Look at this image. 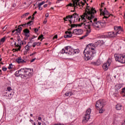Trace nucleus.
Returning <instances> with one entry per match:
<instances>
[{"instance_id": "f257e3e1", "label": "nucleus", "mask_w": 125, "mask_h": 125, "mask_svg": "<svg viewBox=\"0 0 125 125\" xmlns=\"http://www.w3.org/2000/svg\"><path fill=\"white\" fill-rule=\"evenodd\" d=\"M88 4L87 3L86 9H85V13L83 15L81 16V19L83 22L79 24V27L84 26L86 29V32H88L89 30L91 32V29L90 26L92 25V20L94 19V14L96 13V10L95 8H91L88 6Z\"/></svg>"}, {"instance_id": "f03ea898", "label": "nucleus", "mask_w": 125, "mask_h": 125, "mask_svg": "<svg viewBox=\"0 0 125 125\" xmlns=\"http://www.w3.org/2000/svg\"><path fill=\"white\" fill-rule=\"evenodd\" d=\"M95 53H96V52L95 51L94 48H92L90 45H87L83 51L84 58L85 60L86 61L91 60L92 58L94 57Z\"/></svg>"}, {"instance_id": "7ed1b4c3", "label": "nucleus", "mask_w": 125, "mask_h": 125, "mask_svg": "<svg viewBox=\"0 0 125 125\" xmlns=\"http://www.w3.org/2000/svg\"><path fill=\"white\" fill-rule=\"evenodd\" d=\"M61 53L64 54L65 53L67 55H74L77 53H80V50L79 49H74L70 46H66L64 49H62L61 51Z\"/></svg>"}, {"instance_id": "20e7f679", "label": "nucleus", "mask_w": 125, "mask_h": 125, "mask_svg": "<svg viewBox=\"0 0 125 125\" xmlns=\"http://www.w3.org/2000/svg\"><path fill=\"white\" fill-rule=\"evenodd\" d=\"M66 19L68 20L70 24L75 23L76 22H80L81 18L79 17V15L77 13H75L72 15H68L66 16Z\"/></svg>"}, {"instance_id": "39448f33", "label": "nucleus", "mask_w": 125, "mask_h": 125, "mask_svg": "<svg viewBox=\"0 0 125 125\" xmlns=\"http://www.w3.org/2000/svg\"><path fill=\"white\" fill-rule=\"evenodd\" d=\"M91 113V109L88 108L86 111V112L85 113L84 116L82 120V124H86L87 122L89 120V119H90V113Z\"/></svg>"}, {"instance_id": "423d86ee", "label": "nucleus", "mask_w": 125, "mask_h": 125, "mask_svg": "<svg viewBox=\"0 0 125 125\" xmlns=\"http://www.w3.org/2000/svg\"><path fill=\"white\" fill-rule=\"evenodd\" d=\"M33 76V69L25 68L24 74H22V79H30Z\"/></svg>"}, {"instance_id": "0eeeda50", "label": "nucleus", "mask_w": 125, "mask_h": 125, "mask_svg": "<svg viewBox=\"0 0 125 125\" xmlns=\"http://www.w3.org/2000/svg\"><path fill=\"white\" fill-rule=\"evenodd\" d=\"M117 37V34L114 32H107L106 34L100 36V39H107L108 38H115Z\"/></svg>"}, {"instance_id": "6e6552de", "label": "nucleus", "mask_w": 125, "mask_h": 125, "mask_svg": "<svg viewBox=\"0 0 125 125\" xmlns=\"http://www.w3.org/2000/svg\"><path fill=\"white\" fill-rule=\"evenodd\" d=\"M105 105V101L104 100H100L96 103V108H99L100 109L101 108H103Z\"/></svg>"}, {"instance_id": "1a4fd4ad", "label": "nucleus", "mask_w": 125, "mask_h": 125, "mask_svg": "<svg viewBox=\"0 0 125 125\" xmlns=\"http://www.w3.org/2000/svg\"><path fill=\"white\" fill-rule=\"evenodd\" d=\"M114 29L115 31H116V32L115 33L117 35L118 34H124L125 31H124V29H123V27L121 26H114Z\"/></svg>"}, {"instance_id": "9d476101", "label": "nucleus", "mask_w": 125, "mask_h": 125, "mask_svg": "<svg viewBox=\"0 0 125 125\" xmlns=\"http://www.w3.org/2000/svg\"><path fill=\"white\" fill-rule=\"evenodd\" d=\"M100 12L101 13H103V15L104 16L103 19H108L110 15H111L110 14V13H109V12L107 11V9H106V8H104V9L103 12L102 10L100 9Z\"/></svg>"}, {"instance_id": "9b49d317", "label": "nucleus", "mask_w": 125, "mask_h": 125, "mask_svg": "<svg viewBox=\"0 0 125 125\" xmlns=\"http://www.w3.org/2000/svg\"><path fill=\"white\" fill-rule=\"evenodd\" d=\"M18 45H16V42L15 43V44L17 47H19L17 50L16 51H20V49H21V44L23 45L24 42L21 41L20 39V37H18Z\"/></svg>"}, {"instance_id": "f8f14e48", "label": "nucleus", "mask_w": 125, "mask_h": 125, "mask_svg": "<svg viewBox=\"0 0 125 125\" xmlns=\"http://www.w3.org/2000/svg\"><path fill=\"white\" fill-rule=\"evenodd\" d=\"M112 62V60L111 59H108L106 63H104L103 65V68L104 71H107L109 69V66L111 65V62Z\"/></svg>"}, {"instance_id": "ddd939ff", "label": "nucleus", "mask_w": 125, "mask_h": 125, "mask_svg": "<svg viewBox=\"0 0 125 125\" xmlns=\"http://www.w3.org/2000/svg\"><path fill=\"white\" fill-rule=\"evenodd\" d=\"M93 21L94 23L92 22V26H93L94 28H96V29H100V21H97V18L94 19Z\"/></svg>"}, {"instance_id": "4468645a", "label": "nucleus", "mask_w": 125, "mask_h": 125, "mask_svg": "<svg viewBox=\"0 0 125 125\" xmlns=\"http://www.w3.org/2000/svg\"><path fill=\"white\" fill-rule=\"evenodd\" d=\"M27 25V23H25V24H23L19 25V27L16 29L17 32H16L15 34L19 35V34L21 33V31H22V27H21V26L25 28V27H26Z\"/></svg>"}, {"instance_id": "2eb2a0df", "label": "nucleus", "mask_w": 125, "mask_h": 125, "mask_svg": "<svg viewBox=\"0 0 125 125\" xmlns=\"http://www.w3.org/2000/svg\"><path fill=\"white\" fill-rule=\"evenodd\" d=\"M122 55L123 54H114V58H115V61L121 63Z\"/></svg>"}, {"instance_id": "dca6fc26", "label": "nucleus", "mask_w": 125, "mask_h": 125, "mask_svg": "<svg viewBox=\"0 0 125 125\" xmlns=\"http://www.w3.org/2000/svg\"><path fill=\"white\" fill-rule=\"evenodd\" d=\"M73 2V6H74V10L76 8H78V6H81V4L80 3V0H72Z\"/></svg>"}, {"instance_id": "f3484780", "label": "nucleus", "mask_w": 125, "mask_h": 125, "mask_svg": "<svg viewBox=\"0 0 125 125\" xmlns=\"http://www.w3.org/2000/svg\"><path fill=\"white\" fill-rule=\"evenodd\" d=\"M83 33V31L81 29H74L73 31V34H74V35H82Z\"/></svg>"}, {"instance_id": "a211bd4d", "label": "nucleus", "mask_w": 125, "mask_h": 125, "mask_svg": "<svg viewBox=\"0 0 125 125\" xmlns=\"http://www.w3.org/2000/svg\"><path fill=\"white\" fill-rule=\"evenodd\" d=\"M65 34H66L64 36V38H65V39H69V38H72V37H73L72 32L70 31H66Z\"/></svg>"}, {"instance_id": "6ab92c4d", "label": "nucleus", "mask_w": 125, "mask_h": 125, "mask_svg": "<svg viewBox=\"0 0 125 125\" xmlns=\"http://www.w3.org/2000/svg\"><path fill=\"white\" fill-rule=\"evenodd\" d=\"M16 62L18 63V64H22L23 63H26V61L22 59L21 57H18L17 59H16Z\"/></svg>"}, {"instance_id": "aec40b11", "label": "nucleus", "mask_w": 125, "mask_h": 125, "mask_svg": "<svg viewBox=\"0 0 125 125\" xmlns=\"http://www.w3.org/2000/svg\"><path fill=\"white\" fill-rule=\"evenodd\" d=\"M23 33H24V36L25 37H29L30 36V30L28 29H25L23 30Z\"/></svg>"}, {"instance_id": "412c9836", "label": "nucleus", "mask_w": 125, "mask_h": 125, "mask_svg": "<svg viewBox=\"0 0 125 125\" xmlns=\"http://www.w3.org/2000/svg\"><path fill=\"white\" fill-rule=\"evenodd\" d=\"M89 34H90V30H88V31H86L85 35L81 37L80 38V40H83V39H85V38H86V37H87Z\"/></svg>"}, {"instance_id": "4be33fe9", "label": "nucleus", "mask_w": 125, "mask_h": 125, "mask_svg": "<svg viewBox=\"0 0 125 125\" xmlns=\"http://www.w3.org/2000/svg\"><path fill=\"white\" fill-rule=\"evenodd\" d=\"M15 76H16V77H21V79H23V74H20V70L17 71L15 72Z\"/></svg>"}, {"instance_id": "5701e85b", "label": "nucleus", "mask_w": 125, "mask_h": 125, "mask_svg": "<svg viewBox=\"0 0 125 125\" xmlns=\"http://www.w3.org/2000/svg\"><path fill=\"white\" fill-rule=\"evenodd\" d=\"M122 87H123V84H117L115 85L116 91H118V90H119V89H120V88H122Z\"/></svg>"}, {"instance_id": "b1692460", "label": "nucleus", "mask_w": 125, "mask_h": 125, "mask_svg": "<svg viewBox=\"0 0 125 125\" xmlns=\"http://www.w3.org/2000/svg\"><path fill=\"white\" fill-rule=\"evenodd\" d=\"M120 63H122V64L125 63V55H122V57H121V61L120 62Z\"/></svg>"}, {"instance_id": "393cba45", "label": "nucleus", "mask_w": 125, "mask_h": 125, "mask_svg": "<svg viewBox=\"0 0 125 125\" xmlns=\"http://www.w3.org/2000/svg\"><path fill=\"white\" fill-rule=\"evenodd\" d=\"M41 43H42V42H34L33 43L32 46H33V47H36V45L37 46H39V45H41Z\"/></svg>"}, {"instance_id": "a878e982", "label": "nucleus", "mask_w": 125, "mask_h": 125, "mask_svg": "<svg viewBox=\"0 0 125 125\" xmlns=\"http://www.w3.org/2000/svg\"><path fill=\"white\" fill-rule=\"evenodd\" d=\"M122 107L123 106L121 104H117L116 105L115 108L117 110H121Z\"/></svg>"}, {"instance_id": "bb28decb", "label": "nucleus", "mask_w": 125, "mask_h": 125, "mask_svg": "<svg viewBox=\"0 0 125 125\" xmlns=\"http://www.w3.org/2000/svg\"><path fill=\"white\" fill-rule=\"evenodd\" d=\"M65 96H69V97H70L73 95V93L71 91H67L65 93Z\"/></svg>"}, {"instance_id": "cd10ccee", "label": "nucleus", "mask_w": 125, "mask_h": 125, "mask_svg": "<svg viewBox=\"0 0 125 125\" xmlns=\"http://www.w3.org/2000/svg\"><path fill=\"white\" fill-rule=\"evenodd\" d=\"M29 43L25 46V49L26 50V52H28V51H30V47H31V45L29 46Z\"/></svg>"}, {"instance_id": "c85d7f7f", "label": "nucleus", "mask_w": 125, "mask_h": 125, "mask_svg": "<svg viewBox=\"0 0 125 125\" xmlns=\"http://www.w3.org/2000/svg\"><path fill=\"white\" fill-rule=\"evenodd\" d=\"M96 45H101L102 44H103V41H98L95 43Z\"/></svg>"}, {"instance_id": "c756f323", "label": "nucleus", "mask_w": 125, "mask_h": 125, "mask_svg": "<svg viewBox=\"0 0 125 125\" xmlns=\"http://www.w3.org/2000/svg\"><path fill=\"white\" fill-rule=\"evenodd\" d=\"M100 21V28H101L102 27H105V24L106 23V22H105L104 21Z\"/></svg>"}, {"instance_id": "7c9ffc66", "label": "nucleus", "mask_w": 125, "mask_h": 125, "mask_svg": "<svg viewBox=\"0 0 125 125\" xmlns=\"http://www.w3.org/2000/svg\"><path fill=\"white\" fill-rule=\"evenodd\" d=\"M25 69H26V68H21V69H20V74H21V75H23V73H25Z\"/></svg>"}, {"instance_id": "2f4dec72", "label": "nucleus", "mask_w": 125, "mask_h": 125, "mask_svg": "<svg viewBox=\"0 0 125 125\" xmlns=\"http://www.w3.org/2000/svg\"><path fill=\"white\" fill-rule=\"evenodd\" d=\"M4 42H5V37H3L0 39V45H1V44Z\"/></svg>"}, {"instance_id": "473e14b6", "label": "nucleus", "mask_w": 125, "mask_h": 125, "mask_svg": "<svg viewBox=\"0 0 125 125\" xmlns=\"http://www.w3.org/2000/svg\"><path fill=\"white\" fill-rule=\"evenodd\" d=\"M11 90H12V89H11V87H10V86L7 87V90H6V91H7V92H6V93H9V92H10Z\"/></svg>"}, {"instance_id": "72a5a7b5", "label": "nucleus", "mask_w": 125, "mask_h": 125, "mask_svg": "<svg viewBox=\"0 0 125 125\" xmlns=\"http://www.w3.org/2000/svg\"><path fill=\"white\" fill-rule=\"evenodd\" d=\"M34 24V21H30L27 23V26H32Z\"/></svg>"}, {"instance_id": "f704fd0d", "label": "nucleus", "mask_w": 125, "mask_h": 125, "mask_svg": "<svg viewBox=\"0 0 125 125\" xmlns=\"http://www.w3.org/2000/svg\"><path fill=\"white\" fill-rule=\"evenodd\" d=\"M99 109H100V110H99L100 114H102L104 112V111H105V110L104 109H103V107H101Z\"/></svg>"}, {"instance_id": "c9c22d12", "label": "nucleus", "mask_w": 125, "mask_h": 125, "mask_svg": "<svg viewBox=\"0 0 125 125\" xmlns=\"http://www.w3.org/2000/svg\"><path fill=\"white\" fill-rule=\"evenodd\" d=\"M92 64L94 65H96L97 66H99V65L100 64V62H99V61H97L96 62H92Z\"/></svg>"}, {"instance_id": "e433bc0d", "label": "nucleus", "mask_w": 125, "mask_h": 125, "mask_svg": "<svg viewBox=\"0 0 125 125\" xmlns=\"http://www.w3.org/2000/svg\"><path fill=\"white\" fill-rule=\"evenodd\" d=\"M29 15H30V13H26L25 14H24L21 16V18H25L26 16H28Z\"/></svg>"}, {"instance_id": "4c0bfd02", "label": "nucleus", "mask_w": 125, "mask_h": 125, "mask_svg": "<svg viewBox=\"0 0 125 125\" xmlns=\"http://www.w3.org/2000/svg\"><path fill=\"white\" fill-rule=\"evenodd\" d=\"M41 39H42L41 41H42V39H44V38H43V35L42 34L41 35L39 36L38 40H41Z\"/></svg>"}, {"instance_id": "58836bf2", "label": "nucleus", "mask_w": 125, "mask_h": 125, "mask_svg": "<svg viewBox=\"0 0 125 125\" xmlns=\"http://www.w3.org/2000/svg\"><path fill=\"white\" fill-rule=\"evenodd\" d=\"M66 6H71V7L72 6V7H74L75 8V6H74V2H73V3H69L68 4H67L66 5Z\"/></svg>"}, {"instance_id": "ea45409f", "label": "nucleus", "mask_w": 125, "mask_h": 125, "mask_svg": "<svg viewBox=\"0 0 125 125\" xmlns=\"http://www.w3.org/2000/svg\"><path fill=\"white\" fill-rule=\"evenodd\" d=\"M45 3V1H42L41 3H39V4L38 5V6H42L43 4H44Z\"/></svg>"}, {"instance_id": "a19ab883", "label": "nucleus", "mask_w": 125, "mask_h": 125, "mask_svg": "<svg viewBox=\"0 0 125 125\" xmlns=\"http://www.w3.org/2000/svg\"><path fill=\"white\" fill-rule=\"evenodd\" d=\"M32 40H34V38L31 37L29 38V41H30L29 42H28V43L30 44L33 41H32Z\"/></svg>"}, {"instance_id": "79ce46f5", "label": "nucleus", "mask_w": 125, "mask_h": 125, "mask_svg": "<svg viewBox=\"0 0 125 125\" xmlns=\"http://www.w3.org/2000/svg\"><path fill=\"white\" fill-rule=\"evenodd\" d=\"M12 63H10L8 67V68L9 69V70H10L11 69H12Z\"/></svg>"}, {"instance_id": "37998d69", "label": "nucleus", "mask_w": 125, "mask_h": 125, "mask_svg": "<svg viewBox=\"0 0 125 125\" xmlns=\"http://www.w3.org/2000/svg\"><path fill=\"white\" fill-rule=\"evenodd\" d=\"M77 27L78 26H79V24L78 25H76V24H72L71 23V28H75V27Z\"/></svg>"}, {"instance_id": "c03bdc74", "label": "nucleus", "mask_w": 125, "mask_h": 125, "mask_svg": "<svg viewBox=\"0 0 125 125\" xmlns=\"http://www.w3.org/2000/svg\"><path fill=\"white\" fill-rule=\"evenodd\" d=\"M2 70L4 72H5V71H7V68L6 67H3L2 68Z\"/></svg>"}, {"instance_id": "a18cd8bd", "label": "nucleus", "mask_w": 125, "mask_h": 125, "mask_svg": "<svg viewBox=\"0 0 125 125\" xmlns=\"http://www.w3.org/2000/svg\"><path fill=\"white\" fill-rule=\"evenodd\" d=\"M33 30L35 32V33H37V32L39 31V29L38 28H33Z\"/></svg>"}, {"instance_id": "49530a36", "label": "nucleus", "mask_w": 125, "mask_h": 125, "mask_svg": "<svg viewBox=\"0 0 125 125\" xmlns=\"http://www.w3.org/2000/svg\"><path fill=\"white\" fill-rule=\"evenodd\" d=\"M29 122H30V123H31V124H32V125H33V124H34V123H35V122H34V120H32V119H30V120H29Z\"/></svg>"}, {"instance_id": "de8ad7c7", "label": "nucleus", "mask_w": 125, "mask_h": 125, "mask_svg": "<svg viewBox=\"0 0 125 125\" xmlns=\"http://www.w3.org/2000/svg\"><path fill=\"white\" fill-rule=\"evenodd\" d=\"M35 54H37V52H34L33 53L30 55V56H33V55H35Z\"/></svg>"}, {"instance_id": "09e8293b", "label": "nucleus", "mask_w": 125, "mask_h": 125, "mask_svg": "<svg viewBox=\"0 0 125 125\" xmlns=\"http://www.w3.org/2000/svg\"><path fill=\"white\" fill-rule=\"evenodd\" d=\"M81 4H82L81 6H82V7H83V5H84L85 4L83 2L81 1Z\"/></svg>"}, {"instance_id": "8fccbe9b", "label": "nucleus", "mask_w": 125, "mask_h": 125, "mask_svg": "<svg viewBox=\"0 0 125 125\" xmlns=\"http://www.w3.org/2000/svg\"><path fill=\"white\" fill-rule=\"evenodd\" d=\"M38 7H39V9L40 10H42V7H41V6H38Z\"/></svg>"}, {"instance_id": "3c124183", "label": "nucleus", "mask_w": 125, "mask_h": 125, "mask_svg": "<svg viewBox=\"0 0 125 125\" xmlns=\"http://www.w3.org/2000/svg\"><path fill=\"white\" fill-rule=\"evenodd\" d=\"M63 0H58L56 2V3H59L60 1H62Z\"/></svg>"}, {"instance_id": "603ef678", "label": "nucleus", "mask_w": 125, "mask_h": 125, "mask_svg": "<svg viewBox=\"0 0 125 125\" xmlns=\"http://www.w3.org/2000/svg\"><path fill=\"white\" fill-rule=\"evenodd\" d=\"M35 60H36V58L33 59L30 61V62L32 63V62H34V61H35Z\"/></svg>"}, {"instance_id": "864d4df0", "label": "nucleus", "mask_w": 125, "mask_h": 125, "mask_svg": "<svg viewBox=\"0 0 125 125\" xmlns=\"http://www.w3.org/2000/svg\"><path fill=\"white\" fill-rule=\"evenodd\" d=\"M122 92H123V93L125 92V87H124L122 89Z\"/></svg>"}, {"instance_id": "5fc2aeb1", "label": "nucleus", "mask_w": 125, "mask_h": 125, "mask_svg": "<svg viewBox=\"0 0 125 125\" xmlns=\"http://www.w3.org/2000/svg\"><path fill=\"white\" fill-rule=\"evenodd\" d=\"M28 38H29V37L25 36V37L24 38V40L25 41H27V40H28Z\"/></svg>"}, {"instance_id": "6e6d98bb", "label": "nucleus", "mask_w": 125, "mask_h": 125, "mask_svg": "<svg viewBox=\"0 0 125 125\" xmlns=\"http://www.w3.org/2000/svg\"><path fill=\"white\" fill-rule=\"evenodd\" d=\"M43 7L45 8V7H47V4H45L43 5Z\"/></svg>"}, {"instance_id": "4d7b16f0", "label": "nucleus", "mask_w": 125, "mask_h": 125, "mask_svg": "<svg viewBox=\"0 0 125 125\" xmlns=\"http://www.w3.org/2000/svg\"><path fill=\"white\" fill-rule=\"evenodd\" d=\"M122 125H125V119L124 120V122L122 124Z\"/></svg>"}, {"instance_id": "13d9d810", "label": "nucleus", "mask_w": 125, "mask_h": 125, "mask_svg": "<svg viewBox=\"0 0 125 125\" xmlns=\"http://www.w3.org/2000/svg\"><path fill=\"white\" fill-rule=\"evenodd\" d=\"M58 36L57 35H55V36L53 37V39H57Z\"/></svg>"}, {"instance_id": "bf43d9fd", "label": "nucleus", "mask_w": 125, "mask_h": 125, "mask_svg": "<svg viewBox=\"0 0 125 125\" xmlns=\"http://www.w3.org/2000/svg\"><path fill=\"white\" fill-rule=\"evenodd\" d=\"M39 121H42V118L41 117H38Z\"/></svg>"}, {"instance_id": "052dcab7", "label": "nucleus", "mask_w": 125, "mask_h": 125, "mask_svg": "<svg viewBox=\"0 0 125 125\" xmlns=\"http://www.w3.org/2000/svg\"><path fill=\"white\" fill-rule=\"evenodd\" d=\"M48 16H49L48 13H47L45 14V17L47 18L48 17Z\"/></svg>"}, {"instance_id": "680f3d73", "label": "nucleus", "mask_w": 125, "mask_h": 125, "mask_svg": "<svg viewBox=\"0 0 125 125\" xmlns=\"http://www.w3.org/2000/svg\"><path fill=\"white\" fill-rule=\"evenodd\" d=\"M67 19H67V17H66V18L64 19V21H68V20H67Z\"/></svg>"}, {"instance_id": "e2e57ef3", "label": "nucleus", "mask_w": 125, "mask_h": 125, "mask_svg": "<svg viewBox=\"0 0 125 125\" xmlns=\"http://www.w3.org/2000/svg\"><path fill=\"white\" fill-rule=\"evenodd\" d=\"M42 125V123H41V122H38L37 125Z\"/></svg>"}, {"instance_id": "0e129e2a", "label": "nucleus", "mask_w": 125, "mask_h": 125, "mask_svg": "<svg viewBox=\"0 0 125 125\" xmlns=\"http://www.w3.org/2000/svg\"><path fill=\"white\" fill-rule=\"evenodd\" d=\"M31 18H32V16H30L29 17H28V19H31Z\"/></svg>"}, {"instance_id": "69168bd1", "label": "nucleus", "mask_w": 125, "mask_h": 125, "mask_svg": "<svg viewBox=\"0 0 125 125\" xmlns=\"http://www.w3.org/2000/svg\"><path fill=\"white\" fill-rule=\"evenodd\" d=\"M46 22H47V21H43L44 24H46Z\"/></svg>"}, {"instance_id": "338daca9", "label": "nucleus", "mask_w": 125, "mask_h": 125, "mask_svg": "<svg viewBox=\"0 0 125 125\" xmlns=\"http://www.w3.org/2000/svg\"><path fill=\"white\" fill-rule=\"evenodd\" d=\"M34 19H35V17H33L32 18V20H34Z\"/></svg>"}, {"instance_id": "774afa93", "label": "nucleus", "mask_w": 125, "mask_h": 125, "mask_svg": "<svg viewBox=\"0 0 125 125\" xmlns=\"http://www.w3.org/2000/svg\"><path fill=\"white\" fill-rule=\"evenodd\" d=\"M30 117H33V114H30Z\"/></svg>"}]
</instances>
